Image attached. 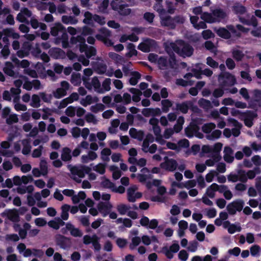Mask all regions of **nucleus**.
<instances>
[{
  "label": "nucleus",
  "instance_id": "nucleus-25",
  "mask_svg": "<svg viewBox=\"0 0 261 261\" xmlns=\"http://www.w3.org/2000/svg\"><path fill=\"white\" fill-rule=\"evenodd\" d=\"M185 122L184 117L180 116L177 120L176 123L174 125L173 130L176 133H179L182 129V125Z\"/></svg>",
  "mask_w": 261,
  "mask_h": 261
},
{
  "label": "nucleus",
  "instance_id": "nucleus-19",
  "mask_svg": "<svg viewBox=\"0 0 261 261\" xmlns=\"http://www.w3.org/2000/svg\"><path fill=\"white\" fill-rule=\"evenodd\" d=\"M65 222L59 217L55 218V220H50L48 222V225L50 227L58 230L60 226L65 225Z\"/></svg>",
  "mask_w": 261,
  "mask_h": 261
},
{
  "label": "nucleus",
  "instance_id": "nucleus-9",
  "mask_svg": "<svg viewBox=\"0 0 261 261\" xmlns=\"http://www.w3.org/2000/svg\"><path fill=\"white\" fill-rule=\"evenodd\" d=\"M48 53L51 57L55 59H63L66 57L65 52L62 49L58 47L50 48L49 50Z\"/></svg>",
  "mask_w": 261,
  "mask_h": 261
},
{
  "label": "nucleus",
  "instance_id": "nucleus-55",
  "mask_svg": "<svg viewBox=\"0 0 261 261\" xmlns=\"http://www.w3.org/2000/svg\"><path fill=\"white\" fill-rule=\"evenodd\" d=\"M105 108V106L101 103H96L95 105L92 106L90 108L91 111L95 113H96L99 111H102Z\"/></svg>",
  "mask_w": 261,
  "mask_h": 261
},
{
  "label": "nucleus",
  "instance_id": "nucleus-23",
  "mask_svg": "<svg viewBox=\"0 0 261 261\" xmlns=\"http://www.w3.org/2000/svg\"><path fill=\"white\" fill-rule=\"evenodd\" d=\"M214 31L217 34V35L224 39H229L231 37L230 33L227 29L221 28L219 29H215Z\"/></svg>",
  "mask_w": 261,
  "mask_h": 261
},
{
  "label": "nucleus",
  "instance_id": "nucleus-28",
  "mask_svg": "<svg viewBox=\"0 0 261 261\" xmlns=\"http://www.w3.org/2000/svg\"><path fill=\"white\" fill-rule=\"evenodd\" d=\"M12 61L18 66L20 67L21 68H23L27 69L30 65V62L27 60H22V61H20L16 57H13L12 59Z\"/></svg>",
  "mask_w": 261,
  "mask_h": 261
},
{
  "label": "nucleus",
  "instance_id": "nucleus-62",
  "mask_svg": "<svg viewBox=\"0 0 261 261\" xmlns=\"http://www.w3.org/2000/svg\"><path fill=\"white\" fill-rule=\"evenodd\" d=\"M94 21L97 22L100 25H104L106 22L105 17L99 16L97 14L94 15Z\"/></svg>",
  "mask_w": 261,
  "mask_h": 261
},
{
  "label": "nucleus",
  "instance_id": "nucleus-24",
  "mask_svg": "<svg viewBox=\"0 0 261 261\" xmlns=\"http://www.w3.org/2000/svg\"><path fill=\"white\" fill-rule=\"evenodd\" d=\"M117 11L121 15L126 16L129 15L131 12V9L128 8L127 5H120L117 8Z\"/></svg>",
  "mask_w": 261,
  "mask_h": 261
},
{
  "label": "nucleus",
  "instance_id": "nucleus-30",
  "mask_svg": "<svg viewBox=\"0 0 261 261\" xmlns=\"http://www.w3.org/2000/svg\"><path fill=\"white\" fill-rule=\"evenodd\" d=\"M220 80L223 82H236V79L232 74L229 72H222L220 75Z\"/></svg>",
  "mask_w": 261,
  "mask_h": 261
},
{
  "label": "nucleus",
  "instance_id": "nucleus-52",
  "mask_svg": "<svg viewBox=\"0 0 261 261\" xmlns=\"http://www.w3.org/2000/svg\"><path fill=\"white\" fill-rule=\"evenodd\" d=\"M101 185L104 188H110L112 192H114V183L111 182L109 179L104 178Z\"/></svg>",
  "mask_w": 261,
  "mask_h": 261
},
{
  "label": "nucleus",
  "instance_id": "nucleus-29",
  "mask_svg": "<svg viewBox=\"0 0 261 261\" xmlns=\"http://www.w3.org/2000/svg\"><path fill=\"white\" fill-rule=\"evenodd\" d=\"M232 11L237 14H243L246 11V8L240 3H236L232 7Z\"/></svg>",
  "mask_w": 261,
  "mask_h": 261
},
{
  "label": "nucleus",
  "instance_id": "nucleus-3",
  "mask_svg": "<svg viewBox=\"0 0 261 261\" xmlns=\"http://www.w3.org/2000/svg\"><path fill=\"white\" fill-rule=\"evenodd\" d=\"M14 68V66L11 62H6L5 66L3 68V71L7 75L16 79L13 82H23L22 80L16 79L20 77H22V80L24 81L23 82H30L29 81L27 77L25 76H20L18 72H15L13 70ZM31 82H40V81L37 79H34Z\"/></svg>",
  "mask_w": 261,
  "mask_h": 261
},
{
  "label": "nucleus",
  "instance_id": "nucleus-13",
  "mask_svg": "<svg viewBox=\"0 0 261 261\" xmlns=\"http://www.w3.org/2000/svg\"><path fill=\"white\" fill-rule=\"evenodd\" d=\"M228 121L229 122L231 123L233 125L236 127L231 129L232 135L235 137H238L241 134L240 128L242 126L241 123L238 120L232 118L228 119Z\"/></svg>",
  "mask_w": 261,
  "mask_h": 261
},
{
  "label": "nucleus",
  "instance_id": "nucleus-22",
  "mask_svg": "<svg viewBox=\"0 0 261 261\" xmlns=\"http://www.w3.org/2000/svg\"><path fill=\"white\" fill-rule=\"evenodd\" d=\"M71 153V151L69 148L67 147H64L62 151L61 160L64 162L70 161L72 158Z\"/></svg>",
  "mask_w": 261,
  "mask_h": 261
},
{
  "label": "nucleus",
  "instance_id": "nucleus-34",
  "mask_svg": "<svg viewBox=\"0 0 261 261\" xmlns=\"http://www.w3.org/2000/svg\"><path fill=\"white\" fill-rule=\"evenodd\" d=\"M111 205L107 202H100L97 205V209L100 213H108Z\"/></svg>",
  "mask_w": 261,
  "mask_h": 261
},
{
  "label": "nucleus",
  "instance_id": "nucleus-2",
  "mask_svg": "<svg viewBox=\"0 0 261 261\" xmlns=\"http://www.w3.org/2000/svg\"><path fill=\"white\" fill-rule=\"evenodd\" d=\"M161 25L168 29L173 30L176 28V24H182L185 19L182 15H176L171 17L170 15H163L160 17Z\"/></svg>",
  "mask_w": 261,
  "mask_h": 261
},
{
  "label": "nucleus",
  "instance_id": "nucleus-35",
  "mask_svg": "<svg viewBox=\"0 0 261 261\" xmlns=\"http://www.w3.org/2000/svg\"><path fill=\"white\" fill-rule=\"evenodd\" d=\"M23 148L22 150V153L24 155L29 154L31 150V146L30 144L29 140H24L22 141Z\"/></svg>",
  "mask_w": 261,
  "mask_h": 261
},
{
  "label": "nucleus",
  "instance_id": "nucleus-37",
  "mask_svg": "<svg viewBox=\"0 0 261 261\" xmlns=\"http://www.w3.org/2000/svg\"><path fill=\"white\" fill-rule=\"evenodd\" d=\"M162 111L164 113H167L169 109L172 106V102L169 99H164L161 101Z\"/></svg>",
  "mask_w": 261,
  "mask_h": 261
},
{
  "label": "nucleus",
  "instance_id": "nucleus-48",
  "mask_svg": "<svg viewBox=\"0 0 261 261\" xmlns=\"http://www.w3.org/2000/svg\"><path fill=\"white\" fill-rule=\"evenodd\" d=\"M222 132L219 129H216L213 131L210 135L207 136V139L213 140L219 138L221 135Z\"/></svg>",
  "mask_w": 261,
  "mask_h": 261
},
{
  "label": "nucleus",
  "instance_id": "nucleus-38",
  "mask_svg": "<svg viewBox=\"0 0 261 261\" xmlns=\"http://www.w3.org/2000/svg\"><path fill=\"white\" fill-rule=\"evenodd\" d=\"M231 203L233 205L236 211L241 212L244 207V202L242 199H238L232 201Z\"/></svg>",
  "mask_w": 261,
  "mask_h": 261
},
{
  "label": "nucleus",
  "instance_id": "nucleus-39",
  "mask_svg": "<svg viewBox=\"0 0 261 261\" xmlns=\"http://www.w3.org/2000/svg\"><path fill=\"white\" fill-rule=\"evenodd\" d=\"M201 18L204 21L208 23H214L215 22V20L213 18V16L212 13H208L207 12H204L201 14Z\"/></svg>",
  "mask_w": 261,
  "mask_h": 261
},
{
  "label": "nucleus",
  "instance_id": "nucleus-12",
  "mask_svg": "<svg viewBox=\"0 0 261 261\" xmlns=\"http://www.w3.org/2000/svg\"><path fill=\"white\" fill-rule=\"evenodd\" d=\"M154 41L150 39H146L138 46V48L143 52L148 53L153 44Z\"/></svg>",
  "mask_w": 261,
  "mask_h": 261
},
{
  "label": "nucleus",
  "instance_id": "nucleus-58",
  "mask_svg": "<svg viewBox=\"0 0 261 261\" xmlns=\"http://www.w3.org/2000/svg\"><path fill=\"white\" fill-rule=\"evenodd\" d=\"M40 99L39 96L36 94L33 95L31 106L34 108H38L40 106Z\"/></svg>",
  "mask_w": 261,
  "mask_h": 261
},
{
  "label": "nucleus",
  "instance_id": "nucleus-41",
  "mask_svg": "<svg viewBox=\"0 0 261 261\" xmlns=\"http://www.w3.org/2000/svg\"><path fill=\"white\" fill-rule=\"evenodd\" d=\"M162 3V2H156L153 6L154 9L159 13V17L166 13V11L163 8Z\"/></svg>",
  "mask_w": 261,
  "mask_h": 261
},
{
  "label": "nucleus",
  "instance_id": "nucleus-15",
  "mask_svg": "<svg viewBox=\"0 0 261 261\" xmlns=\"http://www.w3.org/2000/svg\"><path fill=\"white\" fill-rule=\"evenodd\" d=\"M199 129V126L192 125L190 123V125L185 129V135L188 138H191L195 134V133H197Z\"/></svg>",
  "mask_w": 261,
  "mask_h": 261
},
{
  "label": "nucleus",
  "instance_id": "nucleus-11",
  "mask_svg": "<svg viewBox=\"0 0 261 261\" xmlns=\"http://www.w3.org/2000/svg\"><path fill=\"white\" fill-rule=\"evenodd\" d=\"M91 66L93 70L98 74H102L107 71V66L102 62H92Z\"/></svg>",
  "mask_w": 261,
  "mask_h": 261
},
{
  "label": "nucleus",
  "instance_id": "nucleus-26",
  "mask_svg": "<svg viewBox=\"0 0 261 261\" xmlns=\"http://www.w3.org/2000/svg\"><path fill=\"white\" fill-rule=\"evenodd\" d=\"M137 189V187L135 185L132 186L127 189V195L128 201L131 202L135 201V192Z\"/></svg>",
  "mask_w": 261,
  "mask_h": 261
},
{
  "label": "nucleus",
  "instance_id": "nucleus-18",
  "mask_svg": "<svg viewBox=\"0 0 261 261\" xmlns=\"http://www.w3.org/2000/svg\"><path fill=\"white\" fill-rule=\"evenodd\" d=\"M212 14L215 22L220 21L226 16V13L221 9H216L213 10Z\"/></svg>",
  "mask_w": 261,
  "mask_h": 261
},
{
  "label": "nucleus",
  "instance_id": "nucleus-63",
  "mask_svg": "<svg viewBox=\"0 0 261 261\" xmlns=\"http://www.w3.org/2000/svg\"><path fill=\"white\" fill-rule=\"evenodd\" d=\"M96 54V49L92 46H90L88 49L86 51V56L88 59L90 58L91 57L95 56Z\"/></svg>",
  "mask_w": 261,
  "mask_h": 261
},
{
  "label": "nucleus",
  "instance_id": "nucleus-17",
  "mask_svg": "<svg viewBox=\"0 0 261 261\" xmlns=\"http://www.w3.org/2000/svg\"><path fill=\"white\" fill-rule=\"evenodd\" d=\"M191 105L192 103L190 101H184L182 103H177L176 104V109L182 113L186 114L188 113L190 106Z\"/></svg>",
  "mask_w": 261,
  "mask_h": 261
},
{
  "label": "nucleus",
  "instance_id": "nucleus-42",
  "mask_svg": "<svg viewBox=\"0 0 261 261\" xmlns=\"http://www.w3.org/2000/svg\"><path fill=\"white\" fill-rule=\"evenodd\" d=\"M237 172L238 175V180L241 181L243 183L246 182L248 179L245 171L241 169H239L237 170Z\"/></svg>",
  "mask_w": 261,
  "mask_h": 261
},
{
  "label": "nucleus",
  "instance_id": "nucleus-47",
  "mask_svg": "<svg viewBox=\"0 0 261 261\" xmlns=\"http://www.w3.org/2000/svg\"><path fill=\"white\" fill-rule=\"evenodd\" d=\"M158 64L161 69H165L168 66V62L166 58L161 57L158 60Z\"/></svg>",
  "mask_w": 261,
  "mask_h": 261
},
{
  "label": "nucleus",
  "instance_id": "nucleus-51",
  "mask_svg": "<svg viewBox=\"0 0 261 261\" xmlns=\"http://www.w3.org/2000/svg\"><path fill=\"white\" fill-rule=\"evenodd\" d=\"M232 57L237 61H240L244 57V54L240 50H233L232 52Z\"/></svg>",
  "mask_w": 261,
  "mask_h": 261
},
{
  "label": "nucleus",
  "instance_id": "nucleus-57",
  "mask_svg": "<svg viewBox=\"0 0 261 261\" xmlns=\"http://www.w3.org/2000/svg\"><path fill=\"white\" fill-rule=\"evenodd\" d=\"M250 250L251 255L255 256L259 255V252L261 251V248L259 245H254L250 247Z\"/></svg>",
  "mask_w": 261,
  "mask_h": 261
},
{
  "label": "nucleus",
  "instance_id": "nucleus-4",
  "mask_svg": "<svg viewBox=\"0 0 261 261\" xmlns=\"http://www.w3.org/2000/svg\"><path fill=\"white\" fill-rule=\"evenodd\" d=\"M164 162L160 164V168L169 172H173L178 167L177 161L173 159L169 158L166 156L164 158Z\"/></svg>",
  "mask_w": 261,
  "mask_h": 261
},
{
  "label": "nucleus",
  "instance_id": "nucleus-1",
  "mask_svg": "<svg viewBox=\"0 0 261 261\" xmlns=\"http://www.w3.org/2000/svg\"><path fill=\"white\" fill-rule=\"evenodd\" d=\"M169 48L173 49L179 56L184 58L191 56L194 51L192 46L182 40L177 41L174 43H171Z\"/></svg>",
  "mask_w": 261,
  "mask_h": 261
},
{
  "label": "nucleus",
  "instance_id": "nucleus-14",
  "mask_svg": "<svg viewBox=\"0 0 261 261\" xmlns=\"http://www.w3.org/2000/svg\"><path fill=\"white\" fill-rule=\"evenodd\" d=\"M129 134L132 138L137 139L140 141L143 140L144 137V133L143 130H138L136 128L134 127L130 128Z\"/></svg>",
  "mask_w": 261,
  "mask_h": 261
},
{
  "label": "nucleus",
  "instance_id": "nucleus-49",
  "mask_svg": "<svg viewBox=\"0 0 261 261\" xmlns=\"http://www.w3.org/2000/svg\"><path fill=\"white\" fill-rule=\"evenodd\" d=\"M111 154V150L108 148H105L101 151V159L104 161L110 160L109 156Z\"/></svg>",
  "mask_w": 261,
  "mask_h": 261
},
{
  "label": "nucleus",
  "instance_id": "nucleus-33",
  "mask_svg": "<svg viewBox=\"0 0 261 261\" xmlns=\"http://www.w3.org/2000/svg\"><path fill=\"white\" fill-rule=\"evenodd\" d=\"M62 22L66 24H75L77 23L78 20L74 17L72 16L63 15L62 17Z\"/></svg>",
  "mask_w": 261,
  "mask_h": 261
},
{
  "label": "nucleus",
  "instance_id": "nucleus-46",
  "mask_svg": "<svg viewBox=\"0 0 261 261\" xmlns=\"http://www.w3.org/2000/svg\"><path fill=\"white\" fill-rule=\"evenodd\" d=\"M211 187L214 188V191H218L220 193H224L228 190V187L226 185H218L216 183L211 185Z\"/></svg>",
  "mask_w": 261,
  "mask_h": 261
},
{
  "label": "nucleus",
  "instance_id": "nucleus-53",
  "mask_svg": "<svg viewBox=\"0 0 261 261\" xmlns=\"http://www.w3.org/2000/svg\"><path fill=\"white\" fill-rule=\"evenodd\" d=\"M40 168L41 171V173L43 175H47L48 173V168L47 165V162L44 160H41L40 163Z\"/></svg>",
  "mask_w": 261,
  "mask_h": 261
},
{
  "label": "nucleus",
  "instance_id": "nucleus-45",
  "mask_svg": "<svg viewBox=\"0 0 261 261\" xmlns=\"http://www.w3.org/2000/svg\"><path fill=\"white\" fill-rule=\"evenodd\" d=\"M127 48L129 50V51L126 54V57H132L133 56L137 55V51L135 49V46L133 43H129L127 45Z\"/></svg>",
  "mask_w": 261,
  "mask_h": 261
},
{
  "label": "nucleus",
  "instance_id": "nucleus-50",
  "mask_svg": "<svg viewBox=\"0 0 261 261\" xmlns=\"http://www.w3.org/2000/svg\"><path fill=\"white\" fill-rule=\"evenodd\" d=\"M84 41V38L80 35H78L76 37H71L70 40V43L72 45H78L79 44L83 43Z\"/></svg>",
  "mask_w": 261,
  "mask_h": 261
},
{
  "label": "nucleus",
  "instance_id": "nucleus-43",
  "mask_svg": "<svg viewBox=\"0 0 261 261\" xmlns=\"http://www.w3.org/2000/svg\"><path fill=\"white\" fill-rule=\"evenodd\" d=\"M216 127L214 123L210 122L203 124L202 126V130L205 134H209L211 132L212 130Z\"/></svg>",
  "mask_w": 261,
  "mask_h": 261
},
{
  "label": "nucleus",
  "instance_id": "nucleus-61",
  "mask_svg": "<svg viewBox=\"0 0 261 261\" xmlns=\"http://www.w3.org/2000/svg\"><path fill=\"white\" fill-rule=\"evenodd\" d=\"M24 73L28 75L32 78H37L38 74L36 70L32 69L30 68L24 69Z\"/></svg>",
  "mask_w": 261,
  "mask_h": 261
},
{
  "label": "nucleus",
  "instance_id": "nucleus-8",
  "mask_svg": "<svg viewBox=\"0 0 261 261\" xmlns=\"http://www.w3.org/2000/svg\"><path fill=\"white\" fill-rule=\"evenodd\" d=\"M61 87L57 88L53 92V95L56 98H61V97L65 96L67 94L66 91L69 88V83H60Z\"/></svg>",
  "mask_w": 261,
  "mask_h": 261
},
{
  "label": "nucleus",
  "instance_id": "nucleus-56",
  "mask_svg": "<svg viewBox=\"0 0 261 261\" xmlns=\"http://www.w3.org/2000/svg\"><path fill=\"white\" fill-rule=\"evenodd\" d=\"M18 121V118L17 114H11L6 119V123L9 125L17 123Z\"/></svg>",
  "mask_w": 261,
  "mask_h": 261
},
{
  "label": "nucleus",
  "instance_id": "nucleus-5",
  "mask_svg": "<svg viewBox=\"0 0 261 261\" xmlns=\"http://www.w3.org/2000/svg\"><path fill=\"white\" fill-rule=\"evenodd\" d=\"M55 241L56 245L63 249L69 248L71 245L70 238L62 234H57L56 236Z\"/></svg>",
  "mask_w": 261,
  "mask_h": 261
},
{
  "label": "nucleus",
  "instance_id": "nucleus-54",
  "mask_svg": "<svg viewBox=\"0 0 261 261\" xmlns=\"http://www.w3.org/2000/svg\"><path fill=\"white\" fill-rule=\"evenodd\" d=\"M130 208V206L123 204L118 205L117 207L118 212L121 215H125Z\"/></svg>",
  "mask_w": 261,
  "mask_h": 261
},
{
  "label": "nucleus",
  "instance_id": "nucleus-21",
  "mask_svg": "<svg viewBox=\"0 0 261 261\" xmlns=\"http://www.w3.org/2000/svg\"><path fill=\"white\" fill-rule=\"evenodd\" d=\"M192 72L197 79H200L201 74H204L207 76H211L213 74V71L209 69H205L201 71L196 69H192Z\"/></svg>",
  "mask_w": 261,
  "mask_h": 261
},
{
  "label": "nucleus",
  "instance_id": "nucleus-7",
  "mask_svg": "<svg viewBox=\"0 0 261 261\" xmlns=\"http://www.w3.org/2000/svg\"><path fill=\"white\" fill-rule=\"evenodd\" d=\"M179 246L177 243L172 244L169 249L167 246L163 247L162 251L165 256L169 259L173 257V253L177 252L179 250Z\"/></svg>",
  "mask_w": 261,
  "mask_h": 261
},
{
  "label": "nucleus",
  "instance_id": "nucleus-44",
  "mask_svg": "<svg viewBox=\"0 0 261 261\" xmlns=\"http://www.w3.org/2000/svg\"><path fill=\"white\" fill-rule=\"evenodd\" d=\"M141 242V239L139 237L136 236L132 239V242L129 244V248L131 250H134Z\"/></svg>",
  "mask_w": 261,
  "mask_h": 261
},
{
  "label": "nucleus",
  "instance_id": "nucleus-31",
  "mask_svg": "<svg viewBox=\"0 0 261 261\" xmlns=\"http://www.w3.org/2000/svg\"><path fill=\"white\" fill-rule=\"evenodd\" d=\"M130 92L133 94L132 96V99L135 102H139L140 99V96L142 93L140 90L134 88H132L130 89Z\"/></svg>",
  "mask_w": 261,
  "mask_h": 261
},
{
  "label": "nucleus",
  "instance_id": "nucleus-20",
  "mask_svg": "<svg viewBox=\"0 0 261 261\" xmlns=\"http://www.w3.org/2000/svg\"><path fill=\"white\" fill-rule=\"evenodd\" d=\"M65 27L60 22H56L54 25L50 28V35L54 37L58 36L59 32H61L64 30Z\"/></svg>",
  "mask_w": 261,
  "mask_h": 261
},
{
  "label": "nucleus",
  "instance_id": "nucleus-32",
  "mask_svg": "<svg viewBox=\"0 0 261 261\" xmlns=\"http://www.w3.org/2000/svg\"><path fill=\"white\" fill-rule=\"evenodd\" d=\"M35 70H36L37 71V74H39L40 77H44L46 76L45 68L43 63L38 62L35 65Z\"/></svg>",
  "mask_w": 261,
  "mask_h": 261
},
{
  "label": "nucleus",
  "instance_id": "nucleus-36",
  "mask_svg": "<svg viewBox=\"0 0 261 261\" xmlns=\"http://www.w3.org/2000/svg\"><path fill=\"white\" fill-rule=\"evenodd\" d=\"M167 52L170 56V59L169 61V66L172 69H176L178 67V64L177 63V61L175 59V55L173 53H170L169 51L167 49Z\"/></svg>",
  "mask_w": 261,
  "mask_h": 261
},
{
  "label": "nucleus",
  "instance_id": "nucleus-16",
  "mask_svg": "<svg viewBox=\"0 0 261 261\" xmlns=\"http://www.w3.org/2000/svg\"><path fill=\"white\" fill-rule=\"evenodd\" d=\"M99 34L95 35V38L99 41L105 40L111 36V32L106 28L103 27L99 29Z\"/></svg>",
  "mask_w": 261,
  "mask_h": 261
},
{
  "label": "nucleus",
  "instance_id": "nucleus-64",
  "mask_svg": "<svg viewBox=\"0 0 261 261\" xmlns=\"http://www.w3.org/2000/svg\"><path fill=\"white\" fill-rule=\"evenodd\" d=\"M241 230V227L240 226H237L234 224H231L230 226L228 227V232L230 234H233L236 231L240 232Z\"/></svg>",
  "mask_w": 261,
  "mask_h": 261
},
{
  "label": "nucleus",
  "instance_id": "nucleus-40",
  "mask_svg": "<svg viewBox=\"0 0 261 261\" xmlns=\"http://www.w3.org/2000/svg\"><path fill=\"white\" fill-rule=\"evenodd\" d=\"M159 120L154 117L150 118L149 121V124L152 126L153 131H155L157 133H159V130L161 129V128L159 125Z\"/></svg>",
  "mask_w": 261,
  "mask_h": 261
},
{
  "label": "nucleus",
  "instance_id": "nucleus-27",
  "mask_svg": "<svg viewBox=\"0 0 261 261\" xmlns=\"http://www.w3.org/2000/svg\"><path fill=\"white\" fill-rule=\"evenodd\" d=\"M84 17L83 22L86 24L93 26L94 15H92L89 11H86L84 13Z\"/></svg>",
  "mask_w": 261,
  "mask_h": 261
},
{
  "label": "nucleus",
  "instance_id": "nucleus-10",
  "mask_svg": "<svg viewBox=\"0 0 261 261\" xmlns=\"http://www.w3.org/2000/svg\"><path fill=\"white\" fill-rule=\"evenodd\" d=\"M219 88L214 90L213 95L216 98L220 97L224 94V91L226 86H233L238 83H220Z\"/></svg>",
  "mask_w": 261,
  "mask_h": 261
},
{
  "label": "nucleus",
  "instance_id": "nucleus-59",
  "mask_svg": "<svg viewBox=\"0 0 261 261\" xmlns=\"http://www.w3.org/2000/svg\"><path fill=\"white\" fill-rule=\"evenodd\" d=\"M116 222L118 223L122 222L123 225L127 228H130L132 226V221L130 219L128 218H118L117 219Z\"/></svg>",
  "mask_w": 261,
  "mask_h": 261
},
{
  "label": "nucleus",
  "instance_id": "nucleus-6",
  "mask_svg": "<svg viewBox=\"0 0 261 261\" xmlns=\"http://www.w3.org/2000/svg\"><path fill=\"white\" fill-rule=\"evenodd\" d=\"M2 217L7 216L8 219L13 222H18L20 217L17 210L15 208L6 210L1 214Z\"/></svg>",
  "mask_w": 261,
  "mask_h": 261
},
{
  "label": "nucleus",
  "instance_id": "nucleus-60",
  "mask_svg": "<svg viewBox=\"0 0 261 261\" xmlns=\"http://www.w3.org/2000/svg\"><path fill=\"white\" fill-rule=\"evenodd\" d=\"M76 108L72 106H69L65 110L66 115L70 117H73L75 115Z\"/></svg>",
  "mask_w": 261,
  "mask_h": 261
}]
</instances>
